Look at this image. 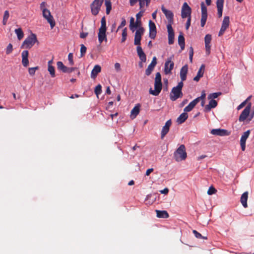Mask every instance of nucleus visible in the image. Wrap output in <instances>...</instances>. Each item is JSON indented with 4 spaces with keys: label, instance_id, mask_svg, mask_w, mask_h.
I'll use <instances>...</instances> for the list:
<instances>
[{
    "label": "nucleus",
    "instance_id": "nucleus-1",
    "mask_svg": "<svg viewBox=\"0 0 254 254\" xmlns=\"http://www.w3.org/2000/svg\"><path fill=\"white\" fill-rule=\"evenodd\" d=\"M183 85V82L182 81H180L178 83L177 86L174 87L172 88L170 95V99L172 101H176L177 99L183 97V94L182 92V89Z\"/></svg>",
    "mask_w": 254,
    "mask_h": 254
},
{
    "label": "nucleus",
    "instance_id": "nucleus-2",
    "mask_svg": "<svg viewBox=\"0 0 254 254\" xmlns=\"http://www.w3.org/2000/svg\"><path fill=\"white\" fill-rule=\"evenodd\" d=\"M174 157L177 162L185 160L187 157L185 146L181 145L174 153Z\"/></svg>",
    "mask_w": 254,
    "mask_h": 254
},
{
    "label": "nucleus",
    "instance_id": "nucleus-3",
    "mask_svg": "<svg viewBox=\"0 0 254 254\" xmlns=\"http://www.w3.org/2000/svg\"><path fill=\"white\" fill-rule=\"evenodd\" d=\"M106 19L105 17H103L101 20V26L98 33V41L100 44L102 43L103 41H105L106 42L107 41L106 35Z\"/></svg>",
    "mask_w": 254,
    "mask_h": 254
},
{
    "label": "nucleus",
    "instance_id": "nucleus-4",
    "mask_svg": "<svg viewBox=\"0 0 254 254\" xmlns=\"http://www.w3.org/2000/svg\"><path fill=\"white\" fill-rule=\"evenodd\" d=\"M251 108V105H249L242 111L239 118V121L240 122H244L247 120V121L249 122L252 120L254 117V114L250 116Z\"/></svg>",
    "mask_w": 254,
    "mask_h": 254
},
{
    "label": "nucleus",
    "instance_id": "nucleus-5",
    "mask_svg": "<svg viewBox=\"0 0 254 254\" xmlns=\"http://www.w3.org/2000/svg\"><path fill=\"white\" fill-rule=\"evenodd\" d=\"M104 0H94L90 5L91 13L93 15H97L101 9Z\"/></svg>",
    "mask_w": 254,
    "mask_h": 254
},
{
    "label": "nucleus",
    "instance_id": "nucleus-6",
    "mask_svg": "<svg viewBox=\"0 0 254 254\" xmlns=\"http://www.w3.org/2000/svg\"><path fill=\"white\" fill-rule=\"evenodd\" d=\"M36 42H37V39L36 35L32 33L24 41L23 46L25 48H31Z\"/></svg>",
    "mask_w": 254,
    "mask_h": 254
},
{
    "label": "nucleus",
    "instance_id": "nucleus-7",
    "mask_svg": "<svg viewBox=\"0 0 254 254\" xmlns=\"http://www.w3.org/2000/svg\"><path fill=\"white\" fill-rule=\"evenodd\" d=\"M191 9L188 4L185 2L183 3L181 9L182 18L191 17Z\"/></svg>",
    "mask_w": 254,
    "mask_h": 254
},
{
    "label": "nucleus",
    "instance_id": "nucleus-8",
    "mask_svg": "<svg viewBox=\"0 0 254 254\" xmlns=\"http://www.w3.org/2000/svg\"><path fill=\"white\" fill-rule=\"evenodd\" d=\"M201 18L200 20V24L201 27H203L205 23L207 18V7L205 5L203 2L201 3Z\"/></svg>",
    "mask_w": 254,
    "mask_h": 254
},
{
    "label": "nucleus",
    "instance_id": "nucleus-9",
    "mask_svg": "<svg viewBox=\"0 0 254 254\" xmlns=\"http://www.w3.org/2000/svg\"><path fill=\"white\" fill-rule=\"evenodd\" d=\"M43 16L47 20L52 29L55 25V22L49 10L42 12Z\"/></svg>",
    "mask_w": 254,
    "mask_h": 254
},
{
    "label": "nucleus",
    "instance_id": "nucleus-10",
    "mask_svg": "<svg viewBox=\"0 0 254 254\" xmlns=\"http://www.w3.org/2000/svg\"><path fill=\"white\" fill-rule=\"evenodd\" d=\"M144 32V29L143 28H140L136 30L134 40V45H137V46H140L141 37Z\"/></svg>",
    "mask_w": 254,
    "mask_h": 254
},
{
    "label": "nucleus",
    "instance_id": "nucleus-11",
    "mask_svg": "<svg viewBox=\"0 0 254 254\" xmlns=\"http://www.w3.org/2000/svg\"><path fill=\"white\" fill-rule=\"evenodd\" d=\"M162 87L161 81H155L154 90L151 88L149 90V93L154 96H157L160 93Z\"/></svg>",
    "mask_w": 254,
    "mask_h": 254
},
{
    "label": "nucleus",
    "instance_id": "nucleus-12",
    "mask_svg": "<svg viewBox=\"0 0 254 254\" xmlns=\"http://www.w3.org/2000/svg\"><path fill=\"white\" fill-rule=\"evenodd\" d=\"M230 23V18L229 16H225L224 17L221 29L219 32L218 36H222L225 30L228 28Z\"/></svg>",
    "mask_w": 254,
    "mask_h": 254
},
{
    "label": "nucleus",
    "instance_id": "nucleus-13",
    "mask_svg": "<svg viewBox=\"0 0 254 254\" xmlns=\"http://www.w3.org/2000/svg\"><path fill=\"white\" fill-rule=\"evenodd\" d=\"M174 64L171 61V58H168L165 63L164 67V72L166 74H169L171 73V71L173 69Z\"/></svg>",
    "mask_w": 254,
    "mask_h": 254
},
{
    "label": "nucleus",
    "instance_id": "nucleus-14",
    "mask_svg": "<svg viewBox=\"0 0 254 254\" xmlns=\"http://www.w3.org/2000/svg\"><path fill=\"white\" fill-rule=\"evenodd\" d=\"M210 132L213 135L220 136H227L230 134V132H229L228 130L221 128L212 129Z\"/></svg>",
    "mask_w": 254,
    "mask_h": 254
},
{
    "label": "nucleus",
    "instance_id": "nucleus-15",
    "mask_svg": "<svg viewBox=\"0 0 254 254\" xmlns=\"http://www.w3.org/2000/svg\"><path fill=\"white\" fill-rule=\"evenodd\" d=\"M161 10L168 19V23H173L174 14L172 11L167 9L164 6H162Z\"/></svg>",
    "mask_w": 254,
    "mask_h": 254
},
{
    "label": "nucleus",
    "instance_id": "nucleus-16",
    "mask_svg": "<svg viewBox=\"0 0 254 254\" xmlns=\"http://www.w3.org/2000/svg\"><path fill=\"white\" fill-rule=\"evenodd\" d=\"M250 134V130H248L243 133L240 139V145L242 150L245 151L246 148V142Z\"/></svg>",
    "mask_w": 254,
    "mask_h": 254
},
{
    "label": "nucleus",
    "instance_id": "nucleus-17",
    "mask_svg": "<svg viewBox=\"0 0 254 254\" xmlns=\"http://www.w3.org/2000/svg\"><path fill=\"white\" fill-rule=\"evenodd\" d=\"M149 37L151 39H154L156 35V27L155 23L150 20L149 22Z\"/></svg>",
    "mask_w": 254,
    "mask_h": 254
},
{
    "label": "nucleus",
    "instance_id": "nucleus-18",
    "mask_svg": "<svg viewBox=\"0 0 254 254\" xmlns=\"http://www.w3.org/2000/svg\"><path fill=\"white\" fill-rule=\"evenodd\" d=\"M156 64L157 59L156 57H154L152 59L151 63L149 64L147 69L145 70V74L146 75L148 76L151 73Z\"/></svg>",
    "mask_w": 254,
    "mask_h": 254
},
{
    "label": "nucleus",
    "instance_id": "nucleus-19",
    "mask_svg": "<svg viewBox=\"0 0 254 254\" xmlns=\"http://www.w3.org/2000/svg\"><path fill=\"white\" fill-rule=\"evenodd\" d=\"M171 120H169L166 122L165 126L163 127L161 135L162 139H163L164 137V136L167 134V133L169 132V128L170 126H171Z\"/></svg>",
    "mask_w": 254,
    "mask_h": 254
},
{
    "label": "nucleus",
    "instance_id": "nucleus-20",
    "mask_svg": "<svg viewBox=\"0 0 254 254\" xmlns=\"http://www.w3.org/2000/svg\"><path fill=\"white\" fill-rule=\"evenodd\" d=\"M136 51L141 62L145 63L146 61V56L140 46L137 47Z\"/></svg>",
    "mask_w": 254,
    "mask_h": 254
},
{
    "label": "nucleus",
    "instance_id": "nucleus-21",
    "mask_svg": "<svg viewBox=\"0 0 254 254\" xmlns=\"http://www.w3.org/2000/svg\"><path fill=\"white\" fill-rule=\"evenodd\" d=\"M204 70H205V65L204 64H202L197 73V75L196 76H195L194 78H193V80L195 81H196V82H198L201 77H202L204 74Z\"/></svg>",
    "mask_w": 254,
    "mask_h": 254
},
{
    "label": "nucleus",
    "instance_id": "nucleus-22",
    "mask_svg": "<svg viewBox=\"0 0 254 254\" xmlns=\"http://www.w3.org/2000/svg\"><path fill=\"white\" fill-rule=\"evenodd\" d=\"M188 71V66L187 64L183 66L180 70V77L181 81L183 82L186 80L187 74Z\"/></svg>",
    "mask_w": 254,
    "mask_h": 254
},
{
    "label": "nucleus",
    "instance_id": "nucleus-23",
    "mask_svg": "<svg viewBox=\"0 0 254 254\" xmlns=\"http://www.w3.org/2000/svg\"><path fill=\"white\" fill-rule=\"evenodd\" d=\"M224 0H217L216 4L219 17H221L222 15Z\"/></svg>",
    "mask_w": 254,
    "mask_h": 254
},
{
    "label": "nucleus",
    "instance_id": "nucleus-24",
    "mask_svg": "<svg viewBox=\"0 0 254 254\" xmlns=\"http://www.w3.org/2000/svg\"><path fill=\"white\" fill-rule=\"evenodd\" d=\"M101 71V67L100 65L97 64L95 65L93 68L91 73V77L94 79L96 77L97 74Z\"/></svg>",
    "mask_w": 254,
    "mask_h": 254
},
{
    "label": "nucleus",
    "instance_id": "nucleus-25",
    "mask_svg": "<svg viewBox=\"0 0 254 254\" xmlns=\"http://www.w3.org/2000/svg\"><path fill=\"white\" fill-rule=\"evenodd\" d=\"M217 105V103L215 100H210L209 104L205 106L204 110L205 112L210 111L212 108H215Z\"/></svg>",
    "mask_w": 254,
    "mask_h": 254
},
{
    "label": "nucleus",
    "instance_id": "nucleus-26",
    "mask_svg": "<svg viewBox=\"0 0 254 254\" xmlns=\"http://www.w3.org/2000/svg\"><path fill=\"white\" fill-rule=\"evenodd\" d=\"M198 103V100L194 99L190 103V104L186 106L184 109V111L186 112L191 111L195 105Z\"/></svg>",
    "mask_w": 254,
    "mask_h": 254
},
{
    "label": "nucleus",
    "instance_id": "nucleus-27",
    "mask_svg": "<svg viewBox=\"0 0 254 254\" xmlns=\"http://www.w3.org/2000/svg\"><path fill=\"white\" fill-rule=\"evenodd\" d=\"M248 198V191H246L242 194L241 197V202L242 205L245 208H247L248 207L247 204V200Z\"/></svg>",
    "mask_w": 254,
    "mask_h": 254
},
{
    "label": "nucleus",
    "instance_id": "nucleus-28",
    "mask_svg": "<svg viewBox=\"0 0 254 254\" xmlns=\"http://www.w3.org/2000/svg\"><path fill=\"white\" fill-rule=\"evenodd\" d=\"M140 106L139 105H136L131 111L130 118L134 119L139 113Z\"/></svg>",
    "mask_w": 254,
    "mask_h": 254
},
{
    "label": "nucleus",
    "instance_id": "nucleus-29",
    "mask_svg": "<svg viewBox=\"0 0 254 254\" xmlns=\"http://www.w3.org/2000/svg\"><path fill=\"white\" fill-rule=\"evenodd\" d=\"M178 44L181 47V50H183L185 49V38L182 34H180L178 37Z\"/></svg>",
    "mask_w": 254,
    "mask_h": 254
},
{
    "label": "nucleus",
    "instance_id": "nucleus-30",
    "mask_svg": "<svg viewBox=\"0 0 254 254\" xmlns=\"http://www.w3.org/2000/svg\"><path fill=\"white\" fill-rule=\"evenodd\" d=\"M188 118V115L186 113H183L177 119V122L179 124L183 123Z\"/></svg>",
    "mask_w": 254,
    "mask_h": 254
},
{
    "label": "nucleus",
    "instance_id": "nucleus-31",
    "mask_svg": "<svg viewBox=\"0 0 254 254\" xmlns=\"http://www.w3.org/2000/svg\"><path fill=\"white\" fill-rule=\"evenodd\" d=\"M156 211L158 218H167L169 217V214L166 211L156 210Z\"/></svg>",
    "mask_w": 254,
    "mask_h": 254
},
{
    "label": "nucleus",
    "instance_id": "nucleus-32",
    "mask_svg": "<svg viewBox=\"0 0 254 254\" xmlns=\"http://www.w3.org/2000/svg\"><path fill=\"white\" fill-rule=\"evenodd\" d=\"M141 22L140 20L136 19L135 22H134V24L132 25L133 30H131L132 32H133L136 29H139L140 28H143L141 26Z\"/></svg>",
    "mask_w": 254,
    "mask_h": 254
},
{
    "label": "nucleus",
    "instance_id": "nucleus-33",
    "mask_svg": "<svg viewBox=\"0 0 254 254\" xmlns=\"http://www.w3.org/2000/svg\"><path fill=\"white\" fill-rule=\"evenodd\" d=\"M57 65L58 69L62 70L63 72L66 73L67 67L65 66L62 62H58Z\"/></svg>",
    "mask_w": 254,
    "mask_h": 254
},
{
    "label": "nucleus",
    "instance_id": "nucleus-34",
    "mask_svg": "<svg viewBox=\"0 0 254 254\" xmlns=\"http://www.w3.org/2000/svg\"><path fill=\"white\" fill-rule=\"evenodd\" d=\"M105 5L106 7V12L107 14H109L111 11L112 9V4L111 2V0H105Z\"/></svg>",
    "mask_w": 254,
    "mask_h": 254
},
{
    "label": "nucleus",
    "instance_id": "nucleus-35",
    "mask_svg": "<svg viewBox=\"0 0 254 254\" xmlns=\"http://www.w3.org/2000/svg\"><path fill=\"white\" fill-rule=\"evenodd\" d=\"M15 33L17 35V38L18 40H20L22 39L24 36L23 32L21 29V28H19L17 29H16L15 30Z\"/></svg>",
    "mask_w": 254,
    "mask_h": 254
},
{
    "label": "nucleus",
    "instance_id": "nucleus-36",
    "mask_svg": "<svg viewBox=\"0 0 254 254\" xmlns=\"http://www.w3.org/2000/svg\"><path fill=\"white\" fill-rule=\"evenodd\" d=\"M48 70L49 72L52 77H55V67L53 66H48Z\"/></svg>",
    "mask_w": 254,
    "mask_h": 254
},
{
    "label": "nucleus",
    "instance_id": "nucleus-37",
    "mask_svg": "<svg viewBox=\"0 0 254 254\" xmlns=\"http://www.w3.org/2000/svg\"><path fill=\"white\" fill-rule=\"evenodd\" d=\"M139 2L140 8L142 9L145 5H147L150 0H138Z\"/></svg>",
    "mask_w": 254,
    "mask_h": 254
},
{
    "label": "nucleus",
    "instance_id": "nucleus-38",
    "mask_svg": "<svg viewBox=\"0 0 254 254\" xmlns=\"http://www.w3.org/2000/svg\"><path fill=\"white\" fill-rule=\"evenodd\" d=\"M221 93L220 92H216L210 94L208 95V98L209 100H214L213 99H215L218 97L219 95H221Z\"/></svg>",
    "mask_w": 254,
    "mask_h": 254
},
{
    "label": "nucleus",
    "instance_id": "nucleus-39",
    "mask_svg": "<svg viewBox=\"0 0 254 254\" xmlns=\"http://www.w3.org/2000/svg\"><path fill=\"white\" fill-rule=\"evenodd\" d=\"M122 37L121 42H124L126 40L127 36V28H125L123 29V32H122Z\"/></svg>",
    "mask_w": 254,
    "mask_h": 254
},
{
    "label": "nucleus",
    "instance_id": "nucleus-40",
    "mask_svg": "<svg viewBox=\"0 0 254 254\" xmlns=\"http://www.w3.org/2000/svg\"><path fill=\"white\" fill-rule=\"evenodd\" d=\"M172 23H168V24L167 25V28L168 32V35L174 34V30L172 27Z\"/></svg>",
    "mask_w": 254,
    "mask_h": 254
},
{
    "label": "nucleus",
    "instance_id": "nucleus-41",
    "mask_svg": "<svg viewBox=\"0 0 254 254\" xmlns=\"http://www.w3.org/2000/svg\"><path fill=\"white\" fill-rule=\"evenodd\" d=\"M94 92L97 96L101 93L102 86L100 84H98L97 86H96Z\"/></svg>",
    "mask_w": 254,
    "mask_h": 254
},
{
    "label": "nucleus",
    "instance_id": "nucleus-42",
    "mask_svg": "<svg viewBox=\"0 0 254 254\" xmlns=\"http://www.w3.org/2000/svg\"><path fill=\"white\" fill-rule=\"evenodd\" d=\"M47 4L46 2H42L40 5V9L42 10V12L45 11L46 10H48L47 8Z\"/></svg>",
    "mask_w": 254,
    "mask_h": 254
},
{
    "label": "nucleus",
    "instance_id": "nucleus-43",
    "mask_svg": "<svg viewBox=\"0 0 254 254\" xmlns=\"http://www.w3.org/2000/svg\"><path fill=\"white\" fill-rule=\"evenodd\" d=\"M211 41V36L210 34H207L204 38L205 44H210Z\"/></svg>",
    "mask_w": 254,
    "mask_h": 254
},
{
    "label": "nucleus",
    "instance_id": "nucleus-44",
    "mask_svg": "<svg viewBox=\"0 0 254 254\" xmlns=\"http://www.w3.org/2000/svg\"><path fill=\"white\" fill-rule=\"evenodd\" d=\"M38 69V66H36V67H30L29 68V73L31 75H33L35 74V71L36 70H37Z\"/></svg>",
    "mask_w": 254,
    "mask_h": 254
},
{
    "label": "nucleus",
    "instance_id": "nucleus-45",
    "mask_svg": "<svg viewBox=\"0 0 254 254\" xmlns=\"http://www.w3.org/2000/svg\"><path fill=\"white\" fill-rule=\"evenodd\" d=\"M73 57V54L72 53H69L68 55V60L69 61V64L71 65H73L74 64Z\"/></svg>",
    "mask_w": 254,
    "mask_h": 254
},
{
    "label": "nucleus",
    "instance_id": "nucleus-46",
    "mask_svg": "<svg viewBox=\"0 0 254 254\" xmlns=\"http://www.w3.org/2000/svg\"><path fill=\"white\" fill-rule=\"evenodd\" d=\"M86 47L83 44L81 45L80 48V53H81V57H83L86 52Z\"/></svg>",
    "mask_w": 254,
    "mask_h": 254
},
{
    "label": "nucleus",
    "instance_id": "nucleus-47",
    "mask_svg": "<svg viewBox=\"0 0 254 254\" xmlns=\"http://www.w3.org/2000/svg\"><path fill=\"white\" fill-rule=\"evenodd\" d=\"M12 50H13V48H12V44H9L6 49V54L7 55L9 54L10 53H11L12 52Z\"/></svg>",
    "mask_w": 254,
    "mask_h": 254
},
{
    "label": "nucleus",
    "instance_id": "nucleus-48",
    "mask_svg": "<svg viewBox=\"0 0 254 254\" xmlns=\"http://www.w3.org/2000/svg\"><path fill=\"white\" fill-rule=\"evenodd\" d=\"M174 39V34L168 35V43L170 45L173 44Z\"/></svg>",
    "mask_w": 254,
    "mask_h": 254
},
{
    "label": "nucleus",
    "instance_id": "nucleus-49",
    "mask_svg": "<svg viewBox=\"0 0 254 254\" xmlns=\"http://www.w3.org/2000/svg\"><path fill=\"white\" fill-rule=\"evenodd\" d=\"M216 190L214 188L210 187L207 191V193L209 195H212L213 194H214L216 192Z\"/></svg>",
    "mask_w": 254,
    "mask_h": 254
},
{
    "label": "nucleus",
    "instance_id": "nucleus-50",
    "mask_svg": "<svg viewBox=\"0 0 254 254\" xmlns=\"http://www.w3.org/2000/svg\"><path fill=\"white\" fill-rule=\"evenodd\" d=\"M205 96H206V94H205V91H202V92H201V95L200 97H198L196 98H195V99H197L198 100V103L200 101V100H203L205 99Z\"/></svg>",
    "mask_w": 254,
    "mask_h": 254
},
{
    "label": "nucleus",
    "instance_id": "nucleus-51",
    "mask_svg": "<svg viewBox=\"0 0 254 254\" xmlns=\"http://www.w3.org/2000/svg\"><path fill=\"white\" fill-rule=\"evenodd\" d=\"M192 232L194 234L195 237L197 238L206 239V238L202 237V235L199 233L197 232L196 230H193Z\"/></svg>",
    "mask_w": 254,
    "mask_h": 254
},
{
    "label": "nucleus",
    "instance_id": "nucleus-52",
    "mask_svg": "<svg viewBox=\"0 0 254 254\" xmlns=\"http://www.w3.org/2000/svg\"><path fill=\"white\" fill-rule=\"evenodd\" d=\"M144 10L141 9L138 13H137L136 15V19L140 20L141 17L143 15V13Z\"/></svg>",
    "mask_w": 254,
    "mask_h": 254
},
{
    "label": "nucleus",
    "instance_id": "nucleus-53",
    "mask_svg": "<svg viewBox=\"0 0 254 254\" xmlns=\"http://www.w3.org/2000/svg\"><path fill=\"white\" fill-rule=\"evenodd\" d=\"M22 64L24 67L27 66L29 64V61L28 59L22 58Z\"/></svg>",
    "mask_w": 254,
    "mask_h": 254
},
{
    "label": "nucleus",
    "instance_id": "nucleus-54",
    "mask_svg": "<svg viewBox=\"0 0 254 254\" xmlns=\"http://www.w3.org/2000/svg\"><path fill=\"white\" fill-rule=\"evenodd\" d=\"M155 81H161V76L160 72H157L155 76Z\"/></svg>",
    "mask_w": 254,
    "mask_h": 254
},
{
    "label": "nucleus",
    "instance_id": "nucleus-55",
    "mask_svg": "<svg viewBox=\"0 0 254 254\" xmlns=\"http://www.w3.org/2000/svg\"><path fill=\"white\" fill-rule=\"evenodd\" d=\"M126 24V21L125 18H123L122 21V22H121L120 25L118 27L117 31L119 30L121 28L125 26Z\"/></svg>",
    "mask_w": 254,
    "mask_h": 254
},
{
    "label": "nucleus",
    "instance_id": "nucleus-56",
    "mask_svg": "<svg viewBox=\"0 0 254 254\" xmlns=\"http://www.w3.org/2000/svg\"><path fill=\"white\" fill-rule=\"evenodd\" d=\"M134 19L133 17H131L130 19V22H129V28L130 30H133L132 25L134 24Z\"/></svg>",
    "mask_w": 254,
    "mask_h": 254
},
{
    "label": "nucleus",
    "instance_id": "nucleus-57",
    "mask_svg": "<svg viewBox=\"0 0 254 254\" xmlns=\"http://www.w3.org/2000/svg\"><path fill=\"white\" fill-rule=\"evenodd\" d=\"M191 17H188L186 24V29H188L190 25Z\"/></svg>",
    "mask_w": 254,
    "mask_h": 254
},
{
    "label": "nucleus",
    "instance_id": "nucleus-58",
    "mask_svg": "<svg viewBox=\"0 0 254 254\" xmlns=\"http://www.w3.org/2000/svg\"><path fill=\"white\" fill-rule=\"evenodd\" d=\"M22 58L25 59H28V51H24L22 53Z\"/></svg>",
    "mask_w": 254,
    "mask_h": 254
},
{
    "label": "nucleus",
    "instance_id": "nucleus-59",
    "mask_svg": "<svg viewBox=\"0 0 254 254\" xmlns=\"http://www.w3.org/2000/svg\"><path fill=\"white\" fill-rule=\"evenodd\" d=\"M205 49H206V51L207 53V54H209L210 52V48H211V46L210 45V44H205Z\"/></svg>",
    "mask_w": 254,
    "mask_h": 254
},
{
    "label": "nucleus",
    "instance_id": "nucleus-60",
    "mask_svg": "<svg viewBox=\"0 0 254 254\" xmlns=\"http://www.w3.org/2000/svg\"><path fill=\"white\" fill-rule=\"evenodd\" d=\"M9 16V12L8 10H5L4 12L3 19L8 20Z\"/></svg>",
    "mask_w": 254,
    "mask_h": 254
},
{
    "label": "nucleus",
    "instance_id": "nucleus-61",
    "mask_svg": "<svg viewBox=\"0 0 254 254\" xmlns=\"http://www.w3.org/2000/svg\"><path fill=\"white\" fill-rule=\"evenodd\" d=\"M247 100H245L243 102H242L241 104H240L237 107V110H239L241 109L243 107L245 106V105L246 104Z\"/></svg>",
    "mask_w": 254,
    "mask_h": 254
},
{
    "label": "nucleus",
    "instance_id": "nucleus-62",
    "mask_svg": "<svg viewBox=\"0 0 254 254\" xmlns=\"http://www.w3.org/2000/svg\"><path fill=\"white\" fill-rule=\"evenodd\" d=\"M115 68L117 71H119L121 70V65L119 63H117L115 64Z\"/></svg>",
    "mask_w": 254,
    "mask_h": 254
},
{
    "label": "nucleus",
    "instance_id": "nucleus-63",
    "mask_svg": "<svg viewBox=\"0 0 254 254\" xmlns=\"http://www.w3.org/2000/svg\"><path fill=\"white\" fill-rule=\"evenodd\" d=\"M76 67H67L66 71L67 73H71L75 69H76Z\"/></svg>",
    "mask_w": 254,
    "mask_h": 254
},
{
    "label": "nucleus",
    "instance_id": "nucleus-64",
    "mask_svg": "<svg viewBox=\"0 0 254 254\" xmlns=\"http://www.w3.org/2000/svg\"><path fill=\"white\" fill-rule=\"evenodd\" d=\"M169 190L167 188H165L163 190H161L160 191V193L162 194H167L168 193Z\"/></svg>",
    "mask_w": 254,
    "mask_h": 254
}]
</instances>
